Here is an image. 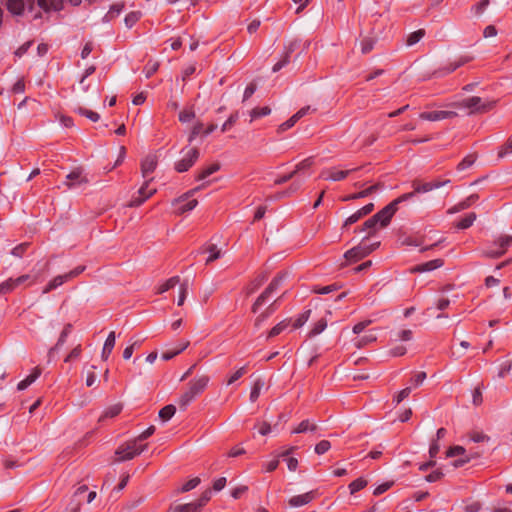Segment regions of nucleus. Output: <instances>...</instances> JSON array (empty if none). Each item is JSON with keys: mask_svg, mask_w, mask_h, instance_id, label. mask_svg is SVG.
Instances as JSON below:
<instances>
[{"mask_svg": "<svg viewBox=\"0 0 512 512\" xmlns=\"http://www.w3.org/2000/svg\"><path fill=\"white\" fill-rule=\"evenodd\" d=\"M285 278V274H281L276 276L269 286L265 289V291L256 299L255 303L252 306V311L256 313L259 308L267 301V299L271 296V294L278 289L281 285L282 281Z\"/></svg>", "mask_w": 512, "mask_h": 512, "instance_id": "9", "label": "nucleus"}, {"mask_svg": "<svg viewBox=\"0 0 512 512\" xmlns=\"http://www.w3.org/2000/svg\"><path fill=\"white\" fill-rule=\"evenodd\" d=\"M77 112L80 115L85 116L86 118L90 119L93 122H97L100 119V115L97 112H94V111L86 109V108L80 107L77 109Z\"/></svg>", "mask_w": 512, "mask_h": 512, "instance_id": "48", "label": "nucleus"}, {"mask_svg": "<svg viewBox=\"0 0 512 512\" xmlns=\"http://www.w3.org/2000/svg\"><path fill=\"white\" fill-rule=\"evenodd\" d=\"M196 395H194L188 388L180 395L178 399V404L181 408L185 409L194 399Z\"/></svg>", "mask_w": 512, "mask_h": 512, "instance_id": "32", "label": "nucleus"}, {"mask_svg": "<svg viewBox=\"0 0 512 512\" xmlns=\"http://www.w3.org/2000/svg\"><path fill=\"white\" fill-rule=\"evenodd\" d=\"M331 448V443L328 440H322L315 446V453L322 455Z\"/></svg>", "mask_w": 512, "mask_h": 512, "instance_id": "57", "label": "nucleus"}, {"mask_svg": "<svg viewBox=\"0 0 512 512\" xmlns=\"http://www.w3.org/2000/svg\"><path fill=\"white\" fill-rule=\"evenodd\" d=\"M16 283L14 278H8L7 280L0 283V294H6L16 289Z\"/></svg>", "mask_w": 512, "mask_h": 512, "instance_id": "42", "label": "nucleus"}, {"mask_svg": "<svg viewBox=\"0 0 512 512\" xmlns=\"http://www.w3.org/2000/svg\"><path fill=\"white\" fill-rule=\"evenodd\" d=\"M511 369H512L511 361L507 360V361L503 362L500 365V369H499V372H498V377L499 378H505L510 373Z\"/></svg>", "mask_w": 512, "mask_h": 512, "instance_id": "60", "label": "nucleus"}, {"mask_svg": "<svg viewBox=\"0 0 512 512\" xmlns=\"http://www.w3.org/2000/svg\"><path fill=\"white\" fill-rule=\"evenodd\" d=\"M377 189H378V185H372L358 193L346 196L342 200L349 201V200H354V199L365 198V197L369 196L371 193L375 192Z\"/></svg>", "mask_w": 512, "mask_h": 512, "instance_id": "28", "label": "nucleus"}, {"mask_svg": "<svg viewBox=\"0 0 512 512\" xmlns=\"http://www.w3.org/2000/svg\"><path fill=\"white\" fill-rule=\"evenodd\" d=\"M317 426L314 423H311L309 420H303L293 431V434L305 433V432H314L316 431Z\"/></svg>", "mask_w": 512, "mask_h": 512, "instance_id": "30", "label": "nucleus"}, {"mask_svg": "<svg viewBox=\"0 0 512 512\" xmlns=\"http://www.w3.org/2000/svg\"><path fill=\"white\" fill-rule=\"evenodd\" d=\"M263 387H264V382L262 380L255 381V383L251 389V392H250V401L251 402H255L258 399Z\"/></svg>", "mask_w": 512, "mask_h": 512, "instance_id": "44", "label": "nucleus"}, {"mask_svg": "<svg viewBox=\"0 0 512 512\" xmlns=\"http://www.w3.org/2000/svg\"><path fill=\"white\" fill-rule=\"evenodd\" d=\"M424 36H425L424 29H419L417 31H414L408 35V37L406 39V45L413 46V45L417 44Z\"/></svg>", "mask_w": 512, "mask_h": 512, "instance_id": "37", "label": "nucleus"}, {"mask_svg": "<svg viewBox=\"0 0 512 512\" xmlns=\"http://www.w3.org/2000/svg\"><path fill=\"white\" fill-rule=\"evenodd\" d=\"M444 183H441V182H427V183H419V182H413V188H414V191L412 193H414V195L416 193H426V192H429L433 189H437L439 187H441Z\"/></svg>", "mask_w": 512, "mask_h": 512, "instance_id": "21", "label": "nucleus"}, {"mask_svg": "<svg viewBox=\"0 0 512 512\" xmlns=\"http://www.w3.org/2000/svg\"><path fill=\"white\" fill-rule=\"evenodd\" d=\"M327 319L321 318L319 319L312 327L311 331L309 332V337H314L322 333L326 327H327Z\"/></svg>", "mask_w": 512, "mask_h": 512, "instance_id": "35", "label": "nucleus"}, {"mask_svg": "<svg viewBox=\"0 0 512 512\" xmlns=\"http://www.w3.org/2000/svg\"><path fill=\"white\" fill-rule=\"evenodd\" d=\"M187 293H188V282L185 281L180 284L179 296H178V301H177V304L179 306H182L184 304L185 299L187 297Z\"/></svg>", "mask_w": 512, "mask_h": 512, "instance_id": "52", "label": "nucleus"}, {"mask_svg": "<svg viewBox=\"0 0 512 512\" xmlns=\"http://www.w3.org/2000/svg\"><path fill=\"white\" fill-rule=\"evenodd\" d=\"M300 187H301V182H294L289 186V188L286 191L278 193L276 197L282 198V197L291 196L292 194L296 193L300 189Z\"/></svg>", "mask_w": 512, "mask_h": 512, "instance_id": "51", "label": "nucleus"}, {"mask_svg": "<svg viewBox=\"0 0 512 512\" xmlns=\"http://www.w3.org/2000/svg\"><path fill=\"white\" fill-rule=\"evenodd\" d=\"M313 163H314L313 157H308V158L302 160L301 162H299L296 165V167L294 169L295 174H297L298 172H300L302 170L310 168L313 165Z\"/></svg>", "mask_w": 512, "mask_h": 512, "instance_id": "55", "label": "nucleus"}, {"mask_svg": "<svg viewBox=\"0 0 512 512\" xmlns=\"http://www.w3.org/2000/svg\"><path fill=\"white\" fill-rule=\"evenodd\" d=\"M310 313L311 310H307L300 314L293 324L294 328L297 329L302 327L308 321Z\"/></svg>", "mask_w": 512, "mask_h": 512, "instance_id": "54", "label": "nucleus"}, {"mask_svg": "<svg viewBox=\"0 0 512 512\" xmlns=\"http://www.w3.org/2000/svg\"><path fill=\"white\" fill-rule=\"evenodd\" d=\"M202 252L209 253V257L206 259V264H209L221 257V249H219L215 244H208L203 248Z\"/></svg>", "mask_w": 512, "mask_h": 512, "instance_id": "26", "label": "nucleus"}, {"mask_svg": "<svg viewBox=\"0 0 512 512\" xmlns=\"http://www.w3.org/2000/svg\"><path fill=\"white\" fill-rule=\"evenodd\" d=\"M201 187H196L191 189L187 193L183 194L179 198L175 199L172 204L176 206L175 212L177 214H183L189 211H192L198 204L196 199H190L197 191H199Z\"/></svg>", "mask_w": 512, "mask_h": 512, "instance_id": "7", "label": "nucleus"}, {"mask_svg": "<svg viewBox=\"0 0 512 512\" xmlns=\"http://www.w3.org/2000/svg\"><path fill=\"white\" fill-rule=\"evenodd\" d=\"M175 412L176 408L174 405H166L159 411V417L163 421H168L174 416Z\"/></svg>", "mask_w": 512, "mask_h": 512, "instance_id": "40", "label": "nucleus"}, {"mask_svg": "<svg viewBox=\"0 0 512 512\" xmlns=\"http://www.w3.org/2000/svg\"><path fill=\"white\" fill-rule=\"evenodd\" d=\"M152 180V178L147 179L145 183L140 187L138 193L140 195L139 198H135L131 202V206H140L145 200L150 198L155 192L156 189H148L149 182Z\"/></svg>", "mask_w": 512, "mask_h": 512, "instance_id": "17", "label": "nucleus"}, {"mask_svg": "<svg viewBox=\"0 0 512 512\" xmlns=\"http://www.w3.org/2000/svg\"><path fill=\"white\" fill-rule=\"evenodd\" d=\"M41 375V369L36 367L32 370V372L22 381H20L17 385V389L19 391L27 389L32 383L36 381V379Z\"/></svg>", "mask_w": 512, "mask_h": 512, "instance_id": "22", "label": "nucleus"}, {"mask_svg": "<svg viewBox=\"0 0 512 512\" xmlns=\"http://www.w3.org/2000/svg\"><path fill=\"white\" fill-rule=\"evenodd\" d=\"M188 345H189V342H186L184 345H182L177 350L164 352V353H162L161 358L165 361H168V360L172 359L174 356L181 353L183 350H185Z\"/></svg>", "mask_w": 512, "mask_h": 512, "instance_id": "56", "label": "nucleus"}, {"mask_svg": "<svg viewBox=\"0 0 512 512\" xmlns=\"http://www.w3.org/2000/svg\"><path fill=\"white\" fill-rule=\"evenodd\" d=\"M412 391L411 387H406L402 389L400 392L397 393V395L394 397L393 401L398 405L401 403L404 399H406Z\"/></svg>", "mask_w": 512, "mask_h": 512, "instance_id": "61", "label": "nucleus"}, {"mask_svg": "<svg viewBox=\"0 0 512 512\" xmlns=\"http://www.w3.org/2000/svg\"><path fill=\"white\" fill-rule=\"evenodd\" d=\"M124 8V5L122 3H116L112 5L109 9V11L105 14L103 17V21L109 22L115 17L119 16Z\"/></svg>", "mask_w": 512, "mask_h": 512, "instance_id": "29", "label": "nucleus"}, {"mask_svg": "<svg viewBox=\"0 0 512 512\" xmlns=\"http://www.w3.org/2000/svg\"><path fill=\"white\" fill-rule=\"evenodd\" d=\"M367 483H368L367 480H365L364 478H362V477L357 478L356 480L352 481L349 484L350 493L355 494L356 492L362 490L363 488H365L367 486Z\"/></svg>", "mask_w": 512, "mask_h": 512, "instance_id": "41", "label": "nucleus"}, {"mask_svg": "<svg viewBox=\"0 0 512 512\" xmlns=\"http://www.w3.org/2000/svg\"><path fill=\"white\" fill-rule=\"evenodd\" d=\"M472 60H473V56H469V55L461 56L458 60H456L453 63H450L447 67L444 68L445 74L452 73L457 68L463 66L464 64H466Z\"/></svg>", "mask_w": 512, "mask_h": 512, "instance_id": "24", "label": "nucleus"}, {"mask_svg": "<svg viewBox=\"0 0 512 512\" xmlns=\"http://www.w3.org/2000/svg\"><path fill=\"white\" fill-rule=\"evenodd\" d=\"M169 512H199L194 502L172 506Z\"/></svg>", "mask_w": 512, "mask_h": 512, "instance_id": "31", "label": "nucleus"}, {"mask_svg": "<svg viewBox=\"0 0 512 512\" xmlns=\"http://www.w3.org/2000/svg\"><path fill=\"white\" fill-rule=\"evenodd\" d=\"M179 283H180L179 276L171 277L157 287L156 293L157 294L165 293L166 291L174 288Z\"/></svg>", "mask_w": 512, "mask_h": 512, "instance_id": "27", "label": "nucleus"}, {"mask_svg": "<svg viewBox=\"0 0 512 512\" xmlns=\"http://www.w3.org/2000/svg\"><path fill=\"white\" fill-rule=\"evenodd\" d=\"M220 169V166L219 164H211L209 165L208 167L202 169L196 176V180L197 181H201V180H204L205 178H207L208 176H210L211 174L215 173L216 171H218Z\"/></svg>", "mask_w": 512, "mask_h": 512, "instance_id": "36", "label": "nucleus"}, {"mask_svg": "<svg viewBox=\"0 0 512 512\" xmlns=\"http://www.w3.org/2000/svg\"><path fill=\"white\" fill-rule=\"evenodd\" d=\"M157 166V157L149 154L141 161V172L145 179H150V175L154 172Z\"/></svg>", "mask_w": 512, "mask_h": 512, "instance_id": "14", "label": "nucleus"}, {"mask_svg": "<svg viewBox=\"0 0 512 512\" xmlns=\"http://www.w3.org/2000/svg\"><path fill=\"white\" fill-rule=\"evenodd\" d=\"M376 341V336L374 334H368L363 337L357 338L354 341V345L357 348H362L372 342Z\"/></svg>", "mask_w": 512, "mask_h": 512, "instance_id": "43", "label": "nucleus"}, {"mask_svg": "<svg viewBox=\"0 0 512 512\" xmlns=\"http://www.w3.org/2000/svg\"><path fill=\"white\" fill-rule=\"evenodd\" d=\"M271 113V109L268 106L262 108H254L250 112L251 120L257 119L259 117L267 116Z\"/></svg>", "mask_w": 512, "mask_h": 512, "instance_id": "47", "label": "nucleus"}, {"mask_svg": "<svg viewBox=\"0 0 512 512\" xmlns=\"http://www.w3.org/2000/svg\"><path fill=\"white\" fill-rule=\"evenodd\" d=\"M66 182L68 188H72L76 186L77 184H81L83 182H86V179L82 177V171L80 169H75L72 172H70L66 176Z\"/></svg>", "mask_w": 512, "mask_h": 512, "instance_id": "23", "label": "nucleus"}, {"mask_svg": "<svg viewBox=\"0 0 512 512\" xmlns=\"http://www.w3.org/2000/svg\"><path fill=\"white\" fill-rule=\"evenodd\" d=\"M195 117V113L191 109H185L179 113V121L182 123L190 122Z\"/></svg>", "mask_w": 512, "mask_h": 512, "instance_id": "59", "label": "nucleus"}, {"mask_svg": "<svg viewBox=\"0 0 512 512\" xmlns=\"http://www.w3.org/2000/svg\"><path fill=\"white\" fill-rule=\"evenodd\" d=\"M316 495V491H309L304 494L291 497L288 503L291 507H301L313 501Z\"/></svg>", "mask_w": 512, "mask_h": 512, "instance_id": "16", "label": "nucleus"}, {"mask_svg": "<svg viewBox=\"0 0 512 512\" xmlns=\"http://www.w3.org/2000/svg\"><path fill=\"white\" fill-rule=\"evenodd\" d=\"M358 168H351L347 170H338L335 167L325 168L320 173V178L329 181H341L345 179L350 173L357 171Z\"/></svg>", "mask_w": 512, "mask_h": 512, "instance_id": "10", "label": "nucleus"}, {"mask_svg": "<svg viewBox=\"0 0 512 512\" xmlns=\"http://www.w3.org/2000/svg\"><path fill=\"white\" fill-rule=\"evenodd\" d=\"M413 197L414 193H405L396 198L395 200H393L392 202H390L388 205H386L383 209H381L374 215L378 224L381 227H386L390 223L396 211L398 210L399 204L408 201Z\"/></svg>", "mask_w": 512, "mask_h": 512, "instance_id": "1", "label": "nucleus"}, {"mask_svg": "<svg viewBox=\"0 0 512 512\" xmlns=\"http://www.w3.org/2000/svg\"><path fill=\"white\" fill-rule=\"evenodd\" d=\"M115 342H116V334L114 331H111L106 340H105V343L103 345V349H102V353H101V357L103 360H107L110 356V354L112 353V350L115 346Z\"/></svg>", "mask_w": 512, "mask_h": 512, "instance_id": "20", "label": "nucleus"}, {"mask_svg": "<svg viewBox=\"0 0 512 512\" xmlns=\"http://www.w3.org/2000/svg\"><path fill=\"white\" fill-rule=\"evenodd\" d=\"M28 246V243H21L12 249L11 254L15 257L20 258L25 254V252L28 249Z\"/></svg>", "mask_w": 512, "mask_h": 512, "instance_id": "62", "label": "nucleus"}, {"mask_svg": "<svg viewBox=\"0 0 512 512\" xmlns=\"http://www.w3.org/2000/svg\"><path fill=\"white\" fill-rule=\"evenodd\" d=\"M27 7L28 9L33 8V0H27L25 4L23 0H8L7 1V9L13 15H21Z\"/></svg>", "mask_w": 512, "mask_h": 512, "instance_id": "15", "label": "nucleus"}, {"mask_svg": "<svg viewBox=\"0 0 512 512\" xmlns=\"http://www.w3.org/2000/svg\"><path fill=\"white\" fill-rule=\"evenodd\" d=\"M200 484V478L194 477L187 481L185 484L182 485L181 488L178 489V493H185L188 491H191L192 489L196 488Z\"/></svg>", "mask_w": 512, "mask_h": 512, "instance_id": "45", "label": "nucleus"}, {"mask_svg": "<svg viewBox=\"0 0 512 512\" xmlns=\"http://www.w3.org/2000/svg\"><path fill=\"white\" fill-rule=\"evenodd\" d=\"M475 160L476 157L474 155H468L458 164L457 169L460 171L465 170L472 166Z\"/></svg>", "mask_w": 512, "mask_h": 512, "instance_id": "58", "label": "nucleus"}, {"mask_svg": "<svg viewBox=\"0 0 512 512\" xmlns=\"http://www.w3.org/2000/svg\"><path fill=\"white\" fill-rule=\"evenodd\" d=\"M142 13L140 11H132L125 16L124 22L128 28L133 27L141 18Z\"/></svg>", "mask_w": 512, "mask_h": 512, "instance_id": "38", "label": "nucleus"}, {"mask_svg": "<svg viewBox=\"0 0 512 512\" xmlns=\"http://www.w3.org/2000/svg\"><path fill=\"white\" fill-rule=\"evenodd\" d=\"M247 372V367L242 366L235 372H233L227 379V385H232L235 383L238 379H240L244 374Z\"/></svg>", "mask_w": 512, "mask_h": 512, "instance_id": "46", "label": "nucleus"}, {"mask_svg": "<svg viewBox=\"0 0 512 512\" xmlns=\"http://www.w3.org/2000/svg\"><path fill=\"white\" fill-rule=\"evenodd\" d=\"M456 116V113L453 111H429V112H422L419 115V118L426 121H440L448 118H452Z\"/></svg>", "mask_w": 512, "mask_h": 512, "instance_id": "12", "label": "nucleus"}, {"mask_svg": "<svg viewBox=\"0 0 512 512\" xmlns=\"http://www.w3.org/2000/svg\"><path fill=\"white\" fill-rule=\"evenodd\" d=\"M476 220V214L475 213H469L464 218H462L456 225L458 229H467L470 226L473 225L474 221Z\"/></svg>", "mask_w": 512, "mask_h": 512, "instance_id": "39", "label": "nucleus"}, {"mask_svg": "<svg viewBox=\"0 0 512 512\" xmlns=\"http://www.w3.org/2000/svg\"><path fill=\"white\" fill-rule=\"evenodd\" d=\"M512 245L511 235H501L493 243L491 247L483 252V255L489 258L501 257L507 249Z\"/></svg>", "mask_w": 512, "mask_h": 512, "instance_id": "5", "label": "nucleus"}, {"mask_svg": "<svg viewBox=\"0 0 512 512\" xmlns=\"http://www.w3.org/2000/svg\"><path fill=\"white\" fill-rule=\"evenodd\" d=\"M82 0H69L73 5H79ZM40 8L44 11H59L63 7V0H37Z\"/></svg>", "mask_w": 512, "mask_h": 512, "instance_id": "13", "label": "nucleus"}, {"mask_svg": "<svg viewBox=\"0 0 512 512\" xmlns=\"http://www.w3.org/2000/svg\"><path fill=\"white\" fill-rule=\"evenodd\" d=\"M16 286H20L23 284H26V286H32L35 283L39 282L41 280V272H36L35 274H24L17 278H14Z\"/></svg>", "mask_w": 512, "mask_h": 512, "instance_id": "19", "label": "nucleus"}, {"mask_svg": "<svg viewBox=\"0 0 512 512\" xmlns=\"http://www.w3.org/2000/svg\"><path fill=\"white\" fill-rule=\"evenodd\" d=\"M425 379L426 373L418 372L411 378V383L414 385V387H418L424 382Z\"/></svg>", "mask_w": 512, "mask_h": 512, "instance_id": "64", "label": "nucleus"}, {"mask_svg": "<svg viewBox=\"0 0 512 512\" xmlns=\"http://www.w3.org/2000/svg\"><path fill=\"white\" fill-rule=\"evenodd\" d=\"M266 280V277H260L253 280L247 287H246V294L251 295L254 293Z\"/></svg>", "mask_w": 512, "mask_h": 512, "instance_id": "49", "label": "nucleus"}, {"mask_svg": "<svg viewBox=\"0 0 512 512\" xmlns=\"http://www.w3.org/2000/svg\"><path fill=\"white\" fill-rule=\"evenodd\" d=\"M374 40L371 38H364L360 42L361 52L363 54L369 53L374 47Z\"/></svg>", "mask_w": 512, "mask_h": 512, "instance_id": "53", "label": "nucleus"}, {"mask_svg": "<svg viewBox=\"0 0 512 512\" xmlns=\"http://www.w3.org/2000/svg\"><path fill=\"white\" fill-rule=\"evenodd\" d=\"M84 270H85V266H77L76 268L69 271L68 273L55 276L43 288L42 294H47V293L51 292L52 290L57 289L58 287L62 286L64 283L79 276L82 272H84Z\"/></svg>", "mask_w": 512, "mask_h": 512, "instance_id": "3", "label": "nucleus"}, {"mask_svg": "<svg viewBox=\"0 0 512 512\" xmlns=\"http://www.w3.org/2000/svg\"><path fill=\"white\" fill-rule=\"evenodd\" d=\"M209 381L210 377L208 375H200L189 381L187 388L198 396L207 388Z\"/></svg>", "mask_w": 512, "mask_h": 512, "instance_id": "11", "label": "nucleus"}, {"mask_svg": "<svg viewBox=\"0 0 512 512\" xmlns=\"http://www.w3.org/2000/svg\"><path fill=\"white\" fill-rule=\"evenodd\" d=\"M289 325V320L285 319L276 324L267 335V339L273 338L278 336L280 333H282Z\"/></svg>", "mask_w": 512, "mask_h": 512, "instance_id": "34", "label": "nucleus"}, {"mask_svg": "<svg viewBox=\"0 0 512 512\" xmlns=\"http://www.w3.org/2000/svg\"><path fill=\"white\" fill-rule=\"evenodd\" d=\"M122 405L121 404H114L103 412L102 416L99 418V421H102L105 418H113L116 417L121 411H122Z\"/></svg>", "mask_w": 512, "mask_h": 512, "instance_id": "33", "label": "nucleus"}, {"mask_svg": "<svg viewBox=\"0 0 512 512\" xmlns=\"http://www.w3.org/2000/svg\"><path fill=\"white\" fill-rule=\"evenodd\" d=\"M211 499V491L206 490L202 493L200 498L197 501H194V504L197 506L198 510L200 511Z\"/></svg>", "mask_w": 512, "mask_h": 512, "instance_id": "50", "label": "nucleus"}, {"mask_svg": "<svg viewBox=\"0 0 512 512\" xmlns=\"http://www.w3.org/2000/svg\"><path fill=\"white\" fill-rule=\"evenodd\" d=\"M465 452L466 451H465L464 447H462V446H453V447L448 449V451L446 452V456L447 457L460 456V455H464Z\"/></svg>", "mask_w": 512, "mask_h": 512, "instance_id": "63", "label": "nucleus"}, {"mask_svg": "<svg viewBox=\"0 0 512 512\" xmlns=\"http://www.w3.org/2000/svg\"><path fill=\"white\" fill-rule=\"evenodd\" d=\"M183 157L175 162V170L179 173L188 171L199 158V151L197 148H187L183 150Z\"/></svg>", "mask_w": 512, "mask_h": 512, "instance_id": "8", "label": "nucleus"}, {"mask_svg": "<svg viewBox=\"0 0 512 512\" xmlns=\"http://www.w3.org/2000/svg\"><path fill=\"white\" fill-rule=\"evenodd\" d=\"M379 244V242L369 244L365 241H362L359 245L346 251L344 257L350 262H357L373 252L379 246Z\"/></svg>", "mask_w": 512, "mask_h": 512, "instance_id": "4", "label": "nucleus"}, {"mask_svg": "<svg viewBox=\"0 0 512 512\" xmlns=\"http://www.w3.org/2000/svg\"><path fill=\"white\" fill-rule=\"evenodd\" d=\"M71 331L72 325L70 323L66 324L62 332L60 333L56 345L49 350V354H52L55 350L59 349L66 342V339L68 335L71 333Z\"/></svg>", "mask_w": 512, "mask_h": 512, "instance_id": "25", "label": "nucleus"}, {"mask_svg": "<svg viewBox=\"0 0 512 512\" xmlns=\"http://www.w3.org/2000/svg\"><path fill=\"white\" fill-rule=\"evenodd\" d=\"M146 448V445L137 443V440L127 442L125 445L118 447L115 454L117 461H126L133 459L135 456L141 454Z\"/></svg>", "mask_w": 512, "mask_h": 512, "instance_id": "6", "label": "nucleus"}, {"mask_svg": "<svg viewBox=\"0 0 512 512\" xmlns=\"http://www.w3.org/2000/svg\"><path fill=\"white\" fill-rule=\"evenodd\" d=\"M444 264L443 260L442 259H434V260H430L428 262H425V263H422V264H419L417 266H415L412 271L413 272H419V273H422V272H429V271H433L437 268H440L442 267Z\"/></svg>", "mask_w": 512, "mask_h": 512, "instance_id": "18", "label": "nucleus"}, {"mask_svg": "<svg viewBox=\"0 0 512 512\" xmlns=\"http://www.w3.org/2000/svg\"><path fill=\"white\" fill-rule=\"evenodd\" d=\"M495 103V101H483L478 96H472L461 100L456 104V106L459 108H466L469 110L470 114H473L487 112L494 107Z\"/></svg>", "mask_w": 512, "mask_h": 512, "instance_id": "2", "label": "nucleus"}]
</instances>
